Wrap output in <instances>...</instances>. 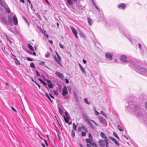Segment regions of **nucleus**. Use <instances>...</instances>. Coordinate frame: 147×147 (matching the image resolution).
I'll list each match as a JSON object with an SVG mask.
<instances>
[{
    "label": "nucleus",
    "mask_w": 147,
    "mask_h": 147,
    "mask_svg": "<svg viewBox=\"0 0 147 147\" xmlns=\"http://www.w3.org/2000/svg\"><path fill=\"white\" fill-rule=\"evenodd\" d=\"M121 60L123 63H126L127 61L126 56L124 55H121Z\"/></svg>",
    "instance_id": "14"
},
{
    "label": "nucleus",
    "mask_w": 147,
    "mask_h": 147,
    "mask_svg": "<svg viewBox=\"0 0 147 147\" xmlns=\"http://www.w3.org/2000/svg\"><path fill=\"white\" fill-rule=\"evenodd\" d=\"M55 74L59 78L63 80L64 78V76L63 74L61 73H60L58 71H57L55 73Z\"/></svg>",
    "instance_id": "11"
},
{
    "label": "nucleus",
    "mask_w": 147,
    "mask_h": 147,
    "mask_svg": "<svg viewBox=\"0 0 147 147\" xmlns=\"http://www.w3.org/2000/svg\"><path fill=\"white\" fill-rule=\"evenodd\" d=\"M80 36L81 37H83L84 38H86V36L82 32L80 33Z\"/></svg>",
    "instance_id": "42"
},
{
    "label": "nucleus",
    "mask_w": 147,
    "mask_h": 147,
    "mask_svg": "<svg viewBox=\"0 0 147 147\" xmlns=\"http://www.w3.org/2000/svg\"><path fill=\"white\" fill-rule=\"evenodd\" d=\"M68 3L70 5H72L73 4V3L72 1L74 2H76L78 0H67Z\"/></svg>",
    "instance_id": "24"
},
{
    "label": "nucleus",
    "mask_w": 147,
    "mask_h": 147,
    "mask_svg": "<svg viewBox=\"0 0 147 147\" xmlns=\"http://www.w3.org/2000/svg\"><path fill=\"white\" fill-rule=\"evenodd\" d=\"M117 127L118 129L121 131H124L123 129L119 125L117 126Z\"/></svg>",
    "instance_id": "35"
},
{
    "label": "nucleus",
    "mask_w": 147,
    "mask_h": 147,
    "mask_svg": "<svg viewBox=\"0 0 147 147\" xmlns=\"http://www.w3.org/2000/svg\"><path fill=\"white\" fill-rule=\"evenodd\" d=\"M78 131L81 132V130H82L81 127H78Z\"/></svg>",
    "instance_id": "53"
},
{
    "label": "nucleus",
    "mask_w": 147,
    "mask_h": 147,
    "mask_svg": "<svg viewBox=\"0 0 147 147\" xmlns=\"http://www.w3.org/2000/svg\"><path fill=\"white\" fill-rule=\"evenodd\" d=\"M146 98V96L144 94H142L140 96L139 99L140 100L142 101L144 100Z\"/></svg>",
    "instance_id": "18"
},
{
    "label": "nucleus",
    "mask_w": 147,
    "mask_h": 147,
    "mask_svg": "<svg viewBox=\"0 0 147 147\" xmlns=\"http://www.w3.org/2000/svg\"><path fill=\"white\" fill-rule=\"evenodd\" d=\"M65 82L66 83L68 84L69 83V81L68 79H65Z\"/></svg>",
    "instance_id": "61"
},
{
    "label": "nucleus",
    "mask_w": 147,
    "mask_h": 147,
    "mask_svg": "<svg viewBox=\"0 0 147 147\" xmlns=\"http://www.w3.org/2000/svg\"><path fill=\"white\" fill-rule=\"evenodd\" d=\"M11 107L13 111H14L15 112H16V109L13 107L12 106H11Z\"/></svg>",
    "instance_id": "59"
},
{
    "label": "nucleus",
    "mask_w": 147,
    "mask_h": 147,
    "mask_svg": "<svg viewBox=\"0 0 147 147\" xmlns=\"http://www.w3.org/2000/svg\"><path fill=\"white\" fill-rule=\"evenodd\" d=\"M30 67L33 68L35 67V66L33 63H30Z\"/></svg>",
    "instance_id": "44"
},
{
    "label": "nucleus",
    "mask_w": 147,
    "mask_h": 147,
    "mask_svg": "<svg viewBox=\"0 0 147 147\" xmlns=\"http://www.w3.org/2000/svg\"><path fill=\"white\" fill-rule=\"evenodd\" d=\"M105 140L102 139H100L98 141V143L99 146L100 147H104L106 146V147H108V145L109 144V142L108 141V144L107 143V142Z\"/></svg>",
    "instance_id": "6"
},
{
    "label": "nucleus",
    "mask_w": 147,
    "mask_h": 147,
    "mask_svg": "<svg viewBox=\"0 0 147 147\" xmlns=\"http://www.w3.org/2000/svg\"><path fill=\"white\" fill-rule=\"evenodd\" d=\"M70 28L74 36L76 38H78V37L77 35L78 33L76 29L72 26H70Z\"/></svg>",
    "instance_id": "9"
},
{
    "label": "nucleus",
    "mask_w": 147,
    "mask_h": 147,
    "mask_svg": "<svg viewBox=\"0 0 147 147\" xmlns=\"http://www.w3.org/2000/svg\"><path fill=\"white\" fill-rule=\"evenodd\" d=\"M82 129H84L85 131L86 132L87 131V129L84 126H82Z\"/></svg>",
    "instance_id": "48"
},
{
    "label": "nucleus",
    "mask_w": 147,
    "mask_h": 147,
    "mask_svg": "<svg viewBox=\"0 0 147 147\" xmlns=\"http://www.w3.org/2000/svg\"><path fill=\"white\" fill-rule=\"evenodd\" d=\"M71 136L73 138H74L75 136V132L73 130H71Z\"/></svg>",
    "instance_id": "38"
},
{
    "label": "nucleus",
    "mask_w": 147,
    "mask_h": 147,
    "mask_svg": "<svg viewBox=\"0 0 147 147\" xmlns=\"http://www.w3.org/2000/svg\"><path fill=\"white\" fill-rule=\"evenodd\" d=\"M109 138L112 140L114 143L117 145H118L119 144V143L114 138L111 137V136H109Z\"/></svg>",
    "instance_id": "17"
},
{
    "label": "nucleus",
    "mask_w": 147,
    "mask_h": 147,
    "mask_svg": "<svg viewBox=\"0 0 147 147\" xmlns=\"http://www.w3.org/2000/svg\"><path fill=\"white\" fill-rule=\"evenodd\" d=\"M88 22L90 25H91L92 24V22L91 19L89 17L88 18Z\"/></svg>",
    "instance_id": "27"
},
{
    "label": "nucleus",
    "mask_w": 147,
    "mask_h": 147,
    "mask_svg": "<svg viewBox=\"0 0 147 147\" xmlns=\"http://www.w3.org/2000/svg\"><path fill=\"white\" fill-rule=\"evenodd\" d=\"M84 100L85 102L88 105H90V102L88 101V99L87 98H84Z\"/></svg>",
    "instance_id": "32"
},
{
    "label": "nucleus",
    "mask_w": 147,
    "mask_h": 147,
    "mask_svg": "<svg viewBox=\"0 0 147 147\" xmlns=\"http://www.w3.org/2000/svg\"><path fill=\"white\" fill-rule=\"evenodd\" d=\"M113 135L116 138L119 139V137L117 135L116 133L115 132H113Z\"/></svg>",
    "instance_id": "43"
},
{
    "label": "nucleus",
    "mask_w": 147,
    "mask_h": 147,
    "mask_svg": "<svg viewBox=\"0 0 147 147\" xmlns=\"http://www.w3.org/2000/svg\"><path fill=\"white\" fill-rule=\"evenodd\" d=\"M14 59L15 60V62L16 65H20L19 62L18 61V60L16 58H15Z\"/></svg>",
    "instance_id": "30"
},
{
    "label": "nucleus",
    "mask_w": 147,
    "mask_h": 147,
    "mask_svg": "<svg viewBox=\"0 0 147 147\" xmlns=\"http://www.w3.org/2000/svg\"><path fill=\"white\" fill-rule=\"evenodd\" d=\"M82 61L83 63L85 64H86L87 62L86 61L85 59H83Z\"/></svg>",
    "instance_id": "60"
},
{
    "label": "nucleus",
    "mask_w": 147,
    "mask_h": 147,
    "mask_svg": "<svg viewBox=\"0 0 147 147\" xmlns=\"http://www.w3.org/2000/svg\"><path fill=\"white\" fill-rule=\"evenodd\" d=\"M54 94H55V95H58V93H57L56 92V91H55H55H54Z\"/></svg>",
    "instance_id": "64"
},
{
    "label": "nucleus",
    "mask_w": 147,
    "mask_h": 147,
    "mask_svg": "<svg viewBox=\"0 0 147 147\" xmlns=\"http://www.w3.org/2000/svg\"><path fill=\"white\" fill-rule=\"evenodd\" d=\"M47 85L49 88H53V85L52 83L48 84Z\"/></svg>",
    "instance_id": "28"
},
{
    "label": "nucleus",
    "mask_w": 147,
    "mask_h": 147,
    "mask_svg": "<svg viewBox=\"0 0 147 147\" xmlns=\"http://www.w3.org/2000/svg\"><path fill=\"white\" fill-rule=\"evenodd\" d=\"M8 28L9 30L12 32L13 33L15 34L16 33V27H14V29H12L10 28Z\"/></svg>",
    "instance_id": "21"
},
{
    "label": "nucleus",
    "mask_w": 147,
    "mask_h": 147,
    "mask_svg": "<svg viewBox=\"0 0 147 147\" xmlns=\"http://www.w3.org/2000/svg\"><path fill=\"white\" fill-rule=\"evenodd\" d=\"M92 3L93 5L96 9H97L100 13H101L102 12V10H100L99 9V8L97 6L96 4L95 3L94 1H93Z\"/></svg>",
    "instance_id": "23"
},
{
    "label": "nucleus",
    "mask_w": 147,
    "mask_h": 147,
    "mask_svg": "<svg viewBox=\"0 0 147 147\" xmlns=\"http://www.w3.org/2000/svg\"><path fill=\"white\" fill-rule=\"evenodd\" d=\"M0 4L3 7L7 5L4 0H0Z\"/></svg>",
    "instance_id": "20"
},
{
    "label": "nucleus",
    "mask_w": 147,
    "mask_h": 147,
    "mask_svg": "<svg viewBox=\"0 0 147 147\" xmlns=\"http://www.w3.org/2000/svg\"><path fill=\"white\" fill-rule=\"evenodd\" d=\"M95 115H99L100 114V113L99 112L97 111L96 110H95Z\"/></svg>",
    "instance_id": "49"
},
{
    "label": "nucleus",
    "mask_w": 147,
    "mask_h": 147,
    "mask_svg": "<svg viewBox=\"0 0 147 147\" xmlns=\"http://www.w3.org/2000/svg\"><path fill=\"white\" fill-rule=\"evenodd\" d=\"M90 121H92V122H93L96 125H98L97 123L96 122H95L94 120H90Z\"/></svg>",
    "instance_id": "56"
},
{
    "label": "nucleus",
    "mask_w": 147,
    "mask_h": 147,
    "mask_svg": "<svg viewBox=\"0 0 147 147\" xmlns=\"http://www.w3.org/2000/svg\"><path fill=\"white\" fill-rule=\"evenodd\" d=\"M99 120L100 122L103 124L105 126L107 125V121L102 116H100L99 117Z\"/></svg>",
    "instance_id": "8"
},
{
    "label": "nucleus",
    "mask_w": 147,
    "mask_h": 147,
    "mask_svg": "<svg viewBox=\"0 0 147 147\" xmlns=\"http://www.w3.org/2000/svg\"><path fill=\"white\" fill-rule=\"evenodd\" d=\"M59 46L61 48L63 49L64 48V46L61 43H59Z\"/></svg>",
    "instance_id": "51"
},
{
    "label": "nucleus",
    "mask_w": 147,
    "mask_h": 147,
    "mask_svg": "<svg viewBox=\"0 0 147 147\" xmlns=\"http://www.w3.org/2000/svg\"><path fill=\"white\" fill-rule=\"evenodd\" d=\"M73 129L74 130H76V129L77 126L75 123H73Z\"/></svg>",
    "instance_id": "41"
},
{
    "label": "nucleus",
    "mask_w": 147,
    "mask_h": 147,
    "mask_svg": "<svg viewBox=\"0 0 147 147\" xmlns=\"http://www.w3.org/2000/svg\"><path fill=\"white\" fill-rule=\"evenodd\" d=\"M91 141H92V140H91L90 139H86V142L88 143L91 144V143L92 142Z\"/></svg>",
    "instance_id": "39"
},
{
    "label": "nucleus",
    "mask_w": 147,
    "mask_h": 147,
    "mask_svg": "<svg viewBox=\"0 0 147 147\" xmlns=\"http://www.w3.org/2000/svg\"><path fill=\"white\" fill-rule=\"evenodd\" d=\"M113 55V53L108 52L105 54V57L107 59L110 61H111L112 60V57Z\"/></svg>",
    "instance_id": "7"
},
{
    "label": "nucleus",
    "mask_w": 147,
    "mask_h": 147,
    "mask_svg": "<svg viewBox=\"0 0 147 147\" xmlns=\"http://www.w3.org/2000/svg\"><path fill=\"white\" fill-rule=\"evenodd\" d=\"M50 55V54L49 52H47L45 54V57H49Z\"/></svg>",
    "instance_id": "45"
},
{
    "label": "nucleus",
    "mask_w": 147,
    "mask_h": 147,
    "mask_svg": "<svg viewBox=\"0 0 147 147\" xmlns=\"http://www.w3.org/2000/svg\"><path fill=\"white\" fill-rule=\"evenodd\" d=\"M90 144L92 146H93L94 147H97V145L95 142H94L93 143L91 142V144Z\"/></svg>",
    "instance_id": "40"
},
{
    "label": "nucleus",
    "mask_w": 147,
    "mask_h": 147,
    "mask_svg": "<svg viewBox=\"0 0 147 147\" xmlns=\"http://www.w3.org/2000/svg\"><path fill=\"white\" fill-rule=\"evenodd\" d=\"M22 18L25 21L26 23L28 25V26H29V23L26 19L24 17H22Z\"/></svg>",
    "instance_id": "29"
},
{
    "label": "nucleus",
    "mask_w": 147,
    "mask_h": 147,
    "mask_svg": "<svg viewBox=\"0 0 147 147\" xmlns=\"http://www.w3.org/2000/svg\"><path fill=\"white\" fill-rule=\"evenodd\" d=\"M55 53L57 55V57L55 55H54L53 57L54 59L57 63L60 66H63L62 64L61 63V59L60 56L58 54L57 52L56 51Z\"/></svg>",
    "instance_id": "5"
},
{
    "label": "nucleus",
    "mask_w": 147,
    "mask_h": 147,
    "mask_svg": "<svg viewBox=\"0 0 147 147\" xmlns=\"http://www.w3.org/2000/svg\"><path fill=\"white\" fill-rule=\"evenodd\" d=\"M45 63V62L43 61H41L40 62V64L41 65H43L44 63Z\"/></svg>",
    "instance_id": "57"
},
{
    "label": "nucleus",
    "mask_w": 147,
    "mask_h": 147,
    "mask_svg": "<svg viewBox=\"0 0 147 147\" xmlns=\"http://www.w3.org/2000/svg\"><path fill=\"white\" fill-rule=\"evenodd\" d=\"M8 23L11 26H13L12 20L14 24L15 25H17L18 24V21L17 17L15 15L13 16V18L10 15H9L8 17Z\"/></svg>",
    "instance_id": "3"
},
{
    "label": "nucleus",
    "mask_w": 147,
    "mask_h": 147,
    "mask_svg": "<svg viewBox=\"0 0 147 147\" xmlns=\"http://www.w3.org/2000/svg\"><path fill=\"white\" fill-rule=\"evenodd\" d=\"M82 116L83 119L85 120V121L88 122V124H90V120L89 119L87 115L84 113H83L82 114Z\"/></svg>",
    "instance_id": "12"
},
{
    "label": "nucleus",
    "mask_w": 147,
    "mask_h": 147,
    "mask_svg": "<svg viewBox=\"0 0 147 147\" xmlns=\"http://www.w3.org/2000/svg\"><path fill=\"white\" fill-rule=\"evenodd\" d=\"M86 146L87 147H91V145L89 144H86Z\"/></svg>",
    "instance_id": "63"
},
{
    "label": "nucleus",
    "mask_w": 147,
    "mask_h": 147,
    "mask_svg": "<svg viewBox=\"0 0 147 147\" xmlns=\"http://www.w3.org/2000/svg\"><path fill=\"white\" fill-rule=\"evenodd\" d=\"M100 113L104 116L107 119H108V117L107 116L106 114L105 113V112L103 111H101Z\"/></svg>",
    "instance_id": "26"
},
{
    "label": "nucleus",
    "mask_w": 147,
    "mask_h": 147,
    "mask_svg": "<svg viewBox=\"0 0 147 147\" xmlns=\"http://www.w3.org/2000/svg\"><path fill=\"white\" fill-rule=\"evenodd\" d=\"M41 32L42 33V34H43V35H44V36H45V34H46V33L45 30H42V31H41Z\"/></svg>",
    "instance_id": "47"
},
{
    "label": "nucleus",
    "mask_w": 147,
    "mask_h": 147,
    "mask_svg": "<svg viewBox=\"0 0 147 147\" xmlns=\"http://www.w3.org/2000/svg\"><path fill=\"white\" fill-rule=\"evenodd\" d=\"M44 77V80L47 82L48 83V84H50L51 83V81L49 80H48V79H46L45 78V77L44 76H43Z\"/></svg>",
    "instance_id": "37"
},
{
    "label": "nucleus",
    "mask_w": 147,
    "mask_h": 147,
    "mask_svg": "<svg viewBox=\"0 0 147 147\" xmlns=\"http://www.w3.org/2000/svg\"><path fill=\"white\" fill-rule=\"evenodd\" d=\"M130 65L131 66L134 67L140 71L147 74V69L138 65V63L136 62V61H131Z\"/></svg>",
    "instance_id": "2"
},
{
    "label": "nucleus",
    "mask_w": 147,
    "mask_h": 147,
    "mask_svg": "<svg viewBox=\"0 0 147 147\" xmlns=\"http://www.w3.org/2000/svg\"><path fill=\"white\" fill-rule=\"evenodd\" d=\"M138 47H139V48L140 49H141L142 47V45L140 43H139L138 44Z\"/></svg>",
    "instance_id": "52"
},
{
    "label": "nucleus",
    "mask_w": 147,
    "mask_h": 147,
    "mask_svg": "<svg viewBox=\"0 0 147 147\" xmlns=\"http://www.w3.org/2000/svg\"><path fill=\"white\" fill-rule=\"evenodd\" d=\"M59 112L61 115H62L63 114V111L60 107H59Z\"/></svg>",
    "instance_id": "36"
},
{
    "label": "nucleus",
    "mask_w": 147,
    "mask_h": 147,
    "mask_svg": "<svg viewBox=\"0 0 147 147\" xmlns=\"http://www.w3.org/2000/svg\"><path fill=\"white\" fill-rule=\"evenodd\" d=\"M100 136L101 137L104 139L107 142V144H108V141H109V139L107 136L103 132H101L100 133Z\"/></svg>",
    "instance_id": "10"
},
{
    "label": "nucleus",
    "mask_w": 147,
    "mask_h": 147,
    "mask_svg": "<svg viewBox=\"0 0 147 147\" xmlns=\"http://www.w3.org/2000/svg\"><path fill=\"white\" fill-rule=\"evenodd\" d=\"M36 72L37 76H40V74H39V73L38 72V71L37 70H36Z\"/></svg>",
    "instance_id": "55"
},
{
    "label": "nucleus",
    "mask_w": 147,
    "mask_h": 147,
    "mask_svg": "<svg viewBox=\"0 0 147 147\" xmlns=\"http://www.w3.org/2000/svg\"><path fill=\"white\" fill-rule=\"evenodd\" d=\"M38 80L43 84L45 86V87L47 88L48 89V87L47 86L46 83L43 80L40 78L38 79Z\"/></svg>",
    "instance_id": "22"
},
{
    "label": "nucleus",
    "mask_w": 147,
    "mask_h": 147,
    "mask_svg": "<svg viewBox=\"0 0 147 147\" xmlns=\"http://www.w3.org/2000/svg\"><path fill=\"white\" fill-rule=\"evenodd\" d=\"M119 29L120 31L122 32L125 36L127 37L129 40L131 42L130 39L128 37L129 35V34L128 33L125 27L123 26L120 25L119 27Z\"/></svg>",
    "instance_id": "4"
},
{
    "label": "nucleus",
    "mask_w": 147,
    "mask_h": 147,
    "mask_svg": "<svg viewBox=\"0 0 147 147\" xmlns=\"http://www.w3.org/2000/svg\"><path fill=\"white\" fill-rule=\"evenodd\" d=\"M0 20H1L2 22H4L7 25H9L8 21H7L6 18L4 17H3L1 18H0Z\"/></svg>",
    "instance_id": "16"
},
{
    "label": "nucleus",
    "mask_w": 147,
    "mask_h": 147,
    "mask_svg": "<svg viewBox=\"0 0 147 147\" xmlns=\"http://www.w3.org/2000/svg\"><path fill=\"white\" fill-rule=\"evenodd\" d=\"M45 95H46V96L47 97V98L49 99L50 100L51 102L52 103L53 101H52V100H51V98H50L48 94L47 93H46Z\"/></svg>",
    "instance_id": "34"
},
{
    "label": "nucleus",
    "mask_w": 147,
    "mask_h": 147,
    "mask_svg": "<svg viewBox=\"0 0 147 147\" xmlns=\"http://www.w3.org/2000/svg\"><path fill=\"white\" fill-rule=\"evenodd\" d=\"M49 95H50V96L51 98L53 99H54V97L50 93L49 94Z\"/></svg>",
    "instance_id": "58"
},
{
    "label": "nucleus",
    "mask_w": 147,
    "mask_h": 147,
    "mask_svg": "<svg viewBox=\"0 0 147 147\" xmlns=\"http://www.w3.org/2000/svg\"><path fill=\"white\" fill-rule=\"evenodd\" d=\"M20 1L23 3H25L24 0H20Z\"/></svg>",
    "instance_id": "62"
},
{
    "label": "nucleus",
    "mask_w": 147,
    "mask_h": 147,
    "mask_svg": "<svg viewBox=\"0 0 147 147\" xmlns=\"http://www.w3.org/2000/svg\"><path fill=\"white\" fill-rule=\"evenodd\" d=\"M117 7L119 9H124L126 8V6L124 4L121 3L117 5Z\"/></svg>",
    "instance_id": "13"
},
{
    "label": "nucleus",
    "mask_w": 147,
    "mask_h": 147,
    "mask_svg": "<svg viewBox=\"0 0 147 147\" xmlns=\"http://www.w3.org/2000/svg\"><path fill=\"white\" fill-rule=\"evenodd\" d=\"M68 93L67 88L66 86H64L63 89L62 94L63 96H66Z\"/></svg>",
    "instance_id": "15"
},
{
    "label": "nucleus",
    "mask_w": 147,
    "mask_h": 147,
    "mask_svg": "<svg viewBox=\"0 0 147 147\" xmlns=\"http://www.w3.org/2000/svg\"><path fill=\"white\" fill-rule=\"evenodd\" d=\"M86 132L85 131V132H82L81 133V135L82 136H85L86 135Z\"/></svg>",
    "instance_id": "46"
},
{
    "label": "nucleus",
    "mask_w": 147,
    "mask_h": 147,
    "mask_svg": "<svg viewBox=\"0 0 147 147\" xmlns=\"http://www.w3.org/2000/svg\"><path fill=\"white\" fill-rule=\"evenodd\" d=\"M88 136L89 138L90 139H92V135L91 133H89L88 134Z\"/></svg>",
    "instance_id": "54"
},
{
    "label": "nucleus",
    "mask_w": 147,
    "mask_h": 147,
    "mask_svg": "<svg viewBox=\"0 0 147 147\" xmlns=\"http://www.w3.org/2000/svg\"><path fill=\"white\" fill-rule=\"evenodd\" d=\"M81 71L83 73H84L85 74H86V72L84 69L83 67L80 68Z\"/></svg>",
    "instance_id": "33"
},
{
    "label": "nucleus",
    "mask_w": 147,
    "mask_h": 147,
    "mask_svg": "<svg viewBox=\"0 0 147 147\" xmlns=\"http://www.w3.org/2000/svg\"><path fill=\"white\" fill-rule=\"evenodd\" d=\"M3 7L5 9L7 13H10V10L7 5Z\"/></svg>",
    "instance_id": "25"
},
{
    "label": "nucleus",
    "mask_w": 147,
    "mask_h": 147,
    "mask_svg": "<svg viewBox=\"0 0 147 147\" xmlns=\"http://www.w3.org/2000/svg\"><path fill=\"white\" fill-rule=\"evenodd\" d=\"M130 103V102H128V105H125L127 110L128 111H131L138 115H140L141 108L134 104H131Z\"/></svg>",
    "instance_id": "1"
},
{
    "label": "nucleus",
    "mask_w": 147,
    "mask_h": 147,
    "mask_svg": "<svg viewBox=\"0 0 147 147\" xmlns=\"http://www.w3.org/2000/svg\"><path fill=\"white\" fill-rule=\"evenodd\" d=\"M28 47L29 49L31 51H34V49L32 45H30L28 44Z\"/></svg>",
    "instance_id": "31"
},
{
    "label": "nucleus",
    "mask_w": 147,
    "mask_h": 147,
    "mask_svg": "<svg viewBox=\"0 0 147 147\" xmlns=\"http://www.w3.org/2000/svg\"><path fill=\"white\" fill-rule=\"evenodd\" d=\"M65 121L66 123H68L69 120V117L68 115L65 116L63 115Z\"/></svg>",
    "instance_id": "19"
},
{
    "label": "nucleus",
    "mask_w": 147,
    "mask_h": 147,
    "mask_svg": "<svg viewBox=\"0 0 147 147\" xmlns=\"http://www.w3.org/2000/svg\"><path fill=\"white\" fill-rule=\"evenodd\" d=\"M26 59L28 61H33V60L32 59L29 57H28Z\"/></svg>",
    "instance_id": "50"
}]
</instances>
